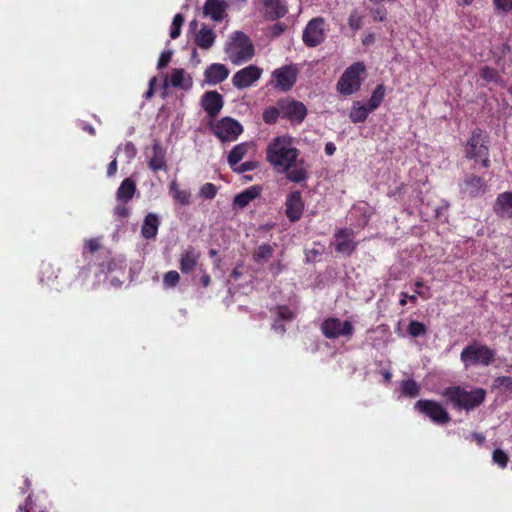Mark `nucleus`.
Returning a JSON list of instances; mask_svg holds the SVG:
<instances>
[{
  "mask_svg": "<svg viewBox=\"0 0 512 512\" xmlns=\"http://www.w3.org/2000/svg\"><path fill=\"white\" fill-rule=\"evenodd\" d=\"M300 151L294 139L281 135L270 140L266 147V160L274 171L282 173L294 183H300L308 178V168L301 158Z\"/></svg>",
  "mask_w": 512,
  "mask_h": 512,
  "instance_id": "nucleus-1",
  "label": "nucleus"
},
{
  "mask_svg": "<svg viewBox=\"0 0 512 512\" xmlns=\"http://www.w3.org/2000/svg\"><path fill=\"white\" fill-rule=\"evenodd\" d=\"M441 396L452 403L457 409L472 410L481 405L486 397V391L483 388H474L466 390L461 386L447 387L441 391Z\"/></svg>",
  "mask_w": 512,
  "mask_h": 512,
  "instance_id": "nucleus-2",
  "label": "nucleus"
},
{
  "mask_svg": "<svg viewBox=\"0 0 512 512\" xmlns=\"http://www.w3.org/2000/svg\"><path fill=\"white\" fill-rule=\"evenodd\" d=\"M225 52L233 64L239 65L254 56V46L246 34L236 31L230 36Z\"/></svg>",
  "mask_w": 512,
  "mask_h": 512,
  "instance_id": "nucleus-3",
  "label": "nucleus"
},
{
  "mask_svg": "<svg viewBox=\"0 0 512 512\" xmlns=\"http://www.w3.org/2000/svg\"><path fill=\"white\" fill-rule=\"evenodd\" d=\"M496 352L490 347L474 342L467 345L460 354V359L464 366H489L495 360Z\"/></svg>",
  "mask_w": 512,
  "mask_h": 512,
  "instance_id": "nucleus-4",
  "label": "nucleus"
},
{
  "mask_svg": "<svg viewBox=\"0 0 512 512\" xmlns=\"http://www.w3.org/2000/svg\"><path fill=\"white\" fill-rule=\"evenodd\" d=\"M365 72V65L362 62H356L349 66L340 77L337 88L341 94L350 95L361 86V75Z\"/></svg>",
  "mask_w": 512,
  "mask_h": 512,
  "instance_id": "nucleus-5",
  "label": "nucleus"
},
{
  "mask_svg": "<svg viewBox=\"0 0 512 512\" xmlns=\"http://www.w3.org/2000/svg\"><path fill=\"white\" fill-rule=\"evenodd\" d=\"M465 152L468 158L481 161L483 167L487 168L489 166L486 136L482 131L478 130L472 133V136L467 142Z\"/></svg>",
  "mask_w": 512,
  "mask_h": 512,
  "instance_id": "nucleus-6",
  "label": "nucleus"
},
{
  "mask_svg": "<svg viewBox=\"0 0 512 512\" xmlns=\"http://www.w3.org/2000/svg\"><path fill=\"white\" fill-rule=\"evenodd\" d=\"M213 131L221 141H235L243 132V127L237 120L224 117L213 126Z\"/></svg>",
  "mask_w": 512,
  "mask_h": 512,
  "instance_id": "nucleus-7",
  "label": "nucleus"
},
{
  "mask_svg": "<svg viewBox=\"0 0 512 512\" xmlns=\"http://www.w3.org/2000/svg\"><path fill=\"white\" fill-rule=\"evenodd\" d=\"M298 69L294 65H287L275 69L272 73L274 87L280 91H289L296 83Z\"/></svg>",
  "mask_w": 512,
  "mask_h": 512,
  "instance_id": "nucleus-8",
  "label": "nucleus"
},
{
  "mask_svg": "<svg viewBox=\"0 0 512 512\" xmlns=\"http://www.w3.org/2000/svg\"><path fill=\"white\" fill-rule=\"evenodd\" d=\"M325 39V20L316 17L310 20L303 31V41L310 47H315Z\"/></svg>",
  "mask_w": 512,
  "mask_h": 512,
  "instance_id": "nucleus-9",
  "label": "nucleus"
},
{
  "mask_svg": "<svg viewBox=\"0 0 512 512\" xmlns=\"http://www.w3.org/2000/svg\"><path fill=\"white\" fill-rule=\"evenodd\" d=\"M415 408L436 423L445 424L450 420L448 412L438 402L419 400L415 403Z\"/></svg>",
  "mask_w": 512,
  "mask_h": 512,
  "instance_id": "nucleus-10",
  "label": "nucleus"
},
{
  "mask_svg": "<svg viewBox=\"0 0 512 512\" xmlns=\"http://www.w3.org/2000/svg\"><path fill=\"white\" fill-rule=\"evenodd\" d=\"M263 70L256 65H249L237 71L232 77V84L237 89H245L254 85L262 76Z\"/></svg>",
  "mask_w": 512,
  "mask_h": 512,
  "instance_id": "nucleus-11",
  "label": "nucleus"
},
{
  "mask_svg": "<svg viewBox=\"0 0 512 512\" xmlns=\"http://www.w3.org/2000/svg\"><path fill=\"white\" fill-rule=\"evenodd\" d=\"M354 328L351 322L341 321L338 318H330L323 322L322 332L330 339L338 338L341 336L351 337Z\"/></svg>",
  "mask_w": 512,
  "mask_h": 512,
  "instance_id": "nucleus-12",
  "label": "nucleus"
},
{
  "mask_svg": "<svg viewBox=\"0 0 512 512\" xmlns=\"http://www.w3.org/2000/svg\"><path fill=\"white\" fill-rule=\"evenodd\" d=\"M335 249L342 254H351L357 243L354 241L355 235L353 230L347 228L338 229L335 232Z\"/></svg>",
  "mask_w": 512,
  "mask_h": 512,
  "instance_id": "nucleus-13",
  "label": "nucleus"
},
{
  "mask_svg": "<svg viewBox=\"0 0 512 512\" xmlns=\"http://www.w3.org/2000/svg\"><path fill=\"white\" fill-rule=\"evenodd\" d=\"M286 216L292 221H298L304 210V203L302 201L301 193L299 191H294L288 194L286 199Z\"/></svg>",
  "mask_w": 512,
  "mask_h": 512,
  "instance_id": "nucleus-14",
  "label": "nucleus"
},
{
  "mask_svg": "<svg viewBox=\"0 0 512 512\" xmlns=\"http://www.w3.org/2000/svg\"><path fill=\"white\" fill-rule=\"evenodd\" d=\"M192 77L184 69H173L167 79L165 86L188 90L192 87Z\"/></svg>",
  "mask_w": 512,
  "mask_h": 512,
  "instance_id": "nucleus-15",
  "label": "nucleus"
},
{
  "mask_svg": "<svg viewBox=\"0 0 512 512\" xmlns=\"http://www.w3.org/2000/svg\"><path fill=\"white\" fill-rule=\"evenodd\" d=\"M227 4L224 0H206L203 6L205 16L215 22L222 21L226 16Z\"/></svg>",
  "mask_w": 512,
  "mask_h": 512,
  "instance_id": "nucleus-16",
  "label": "nucleus"
},
{
  "mask_svg": "<svg viewBox=\"0 0 512 512\" xmlns=\"http://www.w3.org/2000/svg\"><path fill=\"white\" fill-rule=\"evenodd\" d=\"M200 259V252L194 247L186 248L180 255L179 268L182 273L188 274L194 271Z\"/></svg>",
  "mask_w": 512,
  "mask_h": 512,
  "instance_id": "nucleus-17",
  "label": "nucleus"
},
{
  "mask_svg": "<svg viewBox=\"0 0 512 512\" xmlns=\"http://www.w3.org/2000/svg\"><path fill=\"white\" fill-rule=\"evenodd\" d=\"M493 209L501 218H512V190L500 193L495 200Z\"/></svg>",
  "mask_w": 512,
  "mask_h": 512,
  "instance_id": "nucleus-18",
  "label": "nucleus"
},
{
  "mask_svg": "<svg viewBox=\"0 0 512 512\" xmlns=\"http://www.w3.org/2000/svg\"><path fill=\"white\" fill-rule=\"evenodd\" d=\"M229 75V70L224 64L214 63L208 66L204 72L207 83L216 85L223 82Z\"/></svg>",
  "mask_w": 512,
  "mask_h": 512,
  "instance_id": "nucleus-19",
  "label": "nucleus"
},
{
  "mask_svg": "<svg viewBox=\"0 0 512 512\" xmlns=\"http://www.w3.org/2000/svg\"><path fill=\"white\" fill-rule=\"evenodd\" d=\"M202 107L210 115H217L223 107V98L216 91H210L202 97Z\"/></svg>",
  "mask_w": 512,
  "mask_h": 512,
  "instance_id": "nucleus-20",
  "label": "nucleus"
},
{
  "mask_svg": "<svg viewBox=\"0 0 512 512\" xmlns=\"http://www.w3.org/2000/svg\"><path fill=\"white\" fill-rule=\"evenodd\" d=\"M282 110L286 117L297 122H302L307 114L305 105L297 101H288L283 103Z\"/></svg>",
  "mask_w": 512,
  "mask_h": 512,
  "instance_id": "nucleus-21",
  "label": "nucleus"
},
{
  "mask_svg": "<svg viewBox=\"0 0 512 512\" xmlns=\"http://www.w3.org/2000/svg\"><path fill=\"white\" fill-rule=\"evenodd\" d=\"M160 226V218L156 213L150 212L148 213L142 223L141 226V235L145 239H153L156 237L158 233V229Z\"/></svg>",
  "mask_w": 512,
  "mask_h": 512,
  "instance_id": "nucleus-22",
  "label": "nucleus"
},
{
  "mask_svg": "<svg viewBox=\"0 0 512 512\" xmlns=\"http://www.w3.org/2000/svg\"><path fill=\"white\" fill-rule=\"evenodd\" d=\"M215 39L216 34L214 30L207 25H203L195 35V43L203 50L210 49L214 45Z\"/></svg>",
  "mask_w": 512,
  "mask_h": 512,
  "instance_id": "nucleus-23",
  "label": "nucleus"
},
{
  "mask_svg": "<svg viewBox=\"0 0 512 512\" xmlns=\"http://www.w3.org/2000/svg\"><path fill=\"white\" fill-rule=\"evenodd\" d=\"M462 191L471 197H475L485 193L486 185L484 184L482 178L477 176H469L464 180Z\"/></svg>",
  "mask_w": 512,
  "mask_h": 512,
  "instance_id": "nucleus-24",
  "label": "nucleus"
},
{
  "mask_svg": "<svg viewBox=\"0 0 512 512\" xmlns=\"http://www.w3.org/2000/svg\"><path fill=\"white\" fill-rule=\"evenodd\" d=\"M148 165L153 171L166 169L165 151L159 142H155L152 146V155Z\"/></svg>",
  "mask_w": 512,
  "mask_h": 512,
  "instance_id": "nucleus-25",
  "label": "nucleus"
},
{
  "mask_svg": "<svg viewBox=\"0 0 512 512\" xmlns=\"http://www.w3.org/2000/svg\"><path fill=\"white\" fill-rule=\"evenodd\" d=\"M265 12L271 19L283 17L288 9L284 0H263Z\"/></svg>",
  "mask_w": 512,
  "mask_h": 512,
  "instance_id": "nucleus-26",
  "label": "nucleus"
},
{
  "mask_svg": "<svg viewBox=\"0 0 512 512\" xmlns=\"http://www.w3.org/2000/svg\"><path fill=\"white\" fill-rule=\"evenodd\" d=\"M260 193H261V188L259 186H257V185L251 186L235 196L234 205H236L240 208H244L252 200L257 198L260 195Z\"/></svg>",
  "mask_w": 512,
  "mask_h": 512,
  "instance_id": "nucleus-27",
  "label": "nucleus"
},
{
  "mask_svg": "<svg viewBox=\"0 0 512 512\" xmlns=\"http://www.w3.org/2000/svg\"><path fill=\"white\" fill-rule=\"evenodd\" d=\"M253 147L252 143L243 142L233 147L228 155V164L234 167L248 154L249 150Z\"/></svg>",
  "mask_w": 512,
  "mask_h": 512,
  "instance_id": "nucleus-28",
  "label": "nucleus"
},
{
  "mask_svg": "<svg viewBox=\"0 0 512 512\" xmlns=\"http://www.w3.org/2000/svg\"><path fill=\"white\" fill-rule=\"evenodd\" d=\"M136 192V184L131 178H126L120 184L116 196L119 201L127 203Z\"/></svg>",
  "mask_w": 512,
  "mask_h": 512,
  "instance_id": "nucleus-29",
  "label": "nucleus"
},
{
  "mask_svg": "<svg viewBox=\"0 0 512 512\" xmlns=\"http://www.w3.org/2000/svg\"><path fill=\"white\" fill-rule=\"evenodd\" d=\"M169 191L175 202L179 203L180 205L190 204V192L182 190L175 180L170 182Z\"/></svg>",
  "mask_w": 512,
  "mask_h": 512,
  "instance_id": "nucleus-30",
  "label": "nucleus"
},
{
  "mask_svg": "<svg viewBox=\"0 0 512 512\" xmlns=\"http://www.w3.org/2000/svg\"><path fill=\"white\" fill-rule=\"evenodd\" d=\"M370 112L372 111L367 107V105L355 102L351 108L349 118L353 123L364 122Z\"/></svg>",
  "mask_w": 512,
  "mask_h": 512,
  "instance_id": "nucleus-31",
  "label": "nucleus"
},
{
  "mask_svg": "<svg viewBox=\"0 0 512 512\" xmlns=\"http://www.w3.org/2000/svg\"><path fill=\"white\" fill-rule=\"evenodd\" d=\"M384 96H385V87L382 84H380L373 91V93L368 101L367 107L371 111H374L375 109H377L380 106V104L382 103V101L384 99Z\"/></svg>",
  "mask_w": 512,
  "mask_h": 512,
  "instance_id": "nucleus-32",
  "label": "nucleus"
},
{
  "mask_svg": "<svg viewBox=\"0 0 512 512\" xmlns=\"http://www.w3.org/2000/svg\"><path fill=\"white\" fill-rule=\"evenodd\" d=\"M274 249L270 244L260 245L253 254V259L257 263L267 261L273 255Z\"/></svg>",
  "mask_w": 512,
  "mask_h": 512,
  "instance_id": "nucleus-33",
  "label": "nucleus"
},
{
  "mask_svg": "<svg viewBox=\"0 0 512 512\" xmlns=\"http://www.w3.org/2000/svg\"><path fill=\"white\" fill-rule=\"evenodd\" d=\"M493 388L499 389L504 393L512 396V377L500 376L497 377L493 382Z\"/></svg>",
  "mask_w": 512,
  "mask_h": 512,
  "instance_id": "nucleus-34",
  "label": "nucleus"
},
{
  "mask_svg": "<svg viewBox=\"0 0 512 512\" xmlns=\"http://www.w3.org/2000/svg\"><path fill=\"white\" fill-rule=\"evenodd\" d=\"M401 393L405 396L416 397L419 393V385L414 380H405L401 383Z\"/></svg>",
  "mask_w": 512,
  "mask_h": 512,
  "instance_id": "nucleus-35",
  "label": "nucleus"
},
{
  "mask_svg": "<svg viewBox=\"0 0 512 512\" xmlns=\"http://www.w3.org/2000/svg\"><path fill=\"white\" fill-rule=\"evenodd\" d=\"M180 280V275L177 271L171 270L164 274L163 285L165 288L175 287Z\"/></svg>",
  "mask_w": 512,
  "mask_h": 512,
  "instance_id": "nucleus-36",
  "label": "nucleus"
},
{
  "mask_svg": "<svg viewBox=\"0 0 512 512\" xmlns=\"http://www.w3.org/2000/svg\"><path fill=\"white\" fill-rule=\"evenodd\" d=\"M217 194V187L212 183H205L199 190V196L203 199H213Z\"/></svg>",
  "mask_w": 512,
  "mask_h": 512,
  "instance_id": "nucleus-37",
  "label": "nucleus"
},
{
  "mask_svg": "<svg viewBox=\"0 0 512 512\" xmlns=\"http://www.w3.org/2000/svg\"><path fill=\"white\" fill-rule=\"evenodd\" d=\"M408 333L413 337L422 336L426 333V327L418 321H411L408 325Z\"/></svg>",
  "mask_w": 512,
  "mask_h": 512,
  "instance_id": "nucleus-38",
  "label": "nucleus"
},
{
  "mask_svg": "<svg viewBox=\"0 0 512 512\" xmlns=\"http://www.w3.org/2000/svg\"><path fill=\"white\" fill-rule=\"evenodd\" d=\"M480 76L486 82H498V80H499V75H498L497 71L488 66L481 68Z\"/></svg>",
  "mask_w": 512,
  "mask_h": 512,
  "instance_id": "nucleus-39",
  "label": "nucleus"
},
{
  "mask_svg": "<svg viewBox=\"0 0 512 512\" xmlns=\"http://www.w3.org/2000/svg\"><path fill=\"white\" fill-rule=\"evenodd\" d=\"M123 151L126 159L128 162H130L131 160H133L137 154V150H136V147L134 146V144L132 142H127L124 144L123 148L121 146H119L117 148V151L116 152H119V151Z\"/></svg>",
  "mask_w": 512,
  "mask_h": 512,
  "instance_id": "nucleus-40",
  "label": "nucleus"
},
{
  "mask_svg": "<svg viewBox=\"0 0 512 512\" xmlns=\"http://www.w3.org/2000/svg\"><path fill=\"white\" fill-rule=\"evenodd\" d=\"M492 458L494 463L498 464L500 467L505 468L507 466L508 456L503 450L496 449L493 452Z\"/></svg>",
  "mask_w": 512,
  "mask_h": 512,
  "instance_id": "nucleus-41",
  "label": "nucleus"
},
{
  "mask_svg": "<svg viewBox=\"0 0 512 512\" xmlns=\"http://www.w3.org/2000/svg\"><path fill=\"white\" fill-rule=\"evenodd\" d=\"M348 24L350 28L354 31H357L362 26V17L359 15L357 11H353L348 19Z\"/></svg>",
  "mask_w": 512,
  "mask_h": 512,
  "instance_id": "nucleus-42",
  "label": "nucleus"
},
{
  "mask_svg": "<svg viewBox=\"0 0 512 512\" xmlns=\"http://www.w3.org/2000/svg\"><path fill=\"white\" fill-rule=\"evenodd\" d=\"M258 167L257 162L255 161H246L240 165H236L232 167V169L237 173H243L246 171H252Z\"/></svg>",
  "mask_w": 512,
  "mask_h": 512,
  "instance_id": "nucleus-43",
  "label": "nucleus"
},
{
  "mask_svg": "<svg viewBox=\"0 0 512 512\" xmlns=\"http://www.w3.org/2000/svg\"><path fill=\"white\" fill-rule=\"evenodd\" d=\"M279 116L278 110L274 107H270L263 112V120L266 123H274Z\"/></svg>",
  "mask_w": 512,
  "mask_h": 512,
  "instance_id": "nucleus-44",
  "label": "nucleus"
},
{
  "mask_svg": "<svg viewBox=\"0 0 512 512\" xmlns=\"http://www.w3.org/2000/svg\"><path fill=\"white\" fill-rule=\"evenodd\" d=\"M497 10L508 12L512 10V0H493Z\"/></svg>",
  "mask_w": 512,
  "mask_h": 512,
  "instance_id": "nucleus-45",
  "label": "nucleus"
},
{
  "mask_svg": "<svg viewBox=\"0 0 512 512\" xmlns=\"http://www.w3.org/2000/svg\"><path fill=\"white\" fill-rule=\"evenodd\" d=\"M172 53L171 51H163L158 59V68L162 69L167 66L169 61L171 60Z\"/></svg>",
  "mask_w": 512,
  "mask_h": 512,
  "instance_id": "nucleus-46",
  "label": "nucleus"
},
{
  "mask_svg": "<svg viewBox=\"0 0 512 512\" xmlns=\"http://www.w3.org/2000/svg\"><path fill=\"white\" fill-rule=\"evenodd\" d=\"M278 316L282 320H291L294 317V313L287 307H279L278 308Z\"/></svg>",
  "mask_w": 512,
  "mask_h": 512,
  "instance_id": "nucleus-47",
  "label": "nucleus"
},
{
  "mask_svg": "<svg viewBox=\"0 0 512 512\" xmlns=\"http://www.w3.org/2000/svg\"><path fill=\"white\" fill-rule=\"evenodd\" d=\"M100 243L98 239H89L85 242V248L90 252H95L99 249Z\"/></svg>",
  "mask_w": 512,
  "mask_h": 512,
  "instance_id": "nucleus-48",
  "label": "nucleus"
},
{
  "mask_svg": "<svg viewBox=\"0 0 512 512\" xmlns=\"http://www.w3.org/2000/svg\"><path fill=\"white\" fill-rule=\"evenodd\" d=\"M115 214L118 215L121 218H125L130 214V210L125 205H118L115 208Z\"/></svg>",
  "mask_w": 512,
  "mask_h": 512,
  "instance_id": "nucleus-49",
  "label": "nucleus"
},
{
  "mask_svg": "<svg viewBox=\"0 0 512 512\" xmlns=\"http://www.w3.org/2000/svg\"><path fill=\"white\" fill-rule=\"evenodd\" d=\"M116 171H117V161H116V158H113V160L108 165V169H107L108 177L113 176L116 173Z\"/></svg>",
  "mask_w": 512,
  "mask_h": 512,
  "instance_id": "nucleus-50",
  "label": "nucleus"
},
{
  "mask_svg": "<svg viewBox=\"0 0 512 512\" xmlns=\"http://www.w3.org/2000/svg\"><path fill=\"white\" fill-rule=\"evenodd\" d=\"M156 83V78H152L150 81H149V89L147 90V92L145 93V97L147 99L151 98L154 94V84Z\"/></svg>",
  "mask_w": 512,
  "mask_h": 512,
  "instance_id": "nucleus-51",
  "label": "nucleus"
},
{
  "mask_svg": "<svg viewBox=\"0 0 512 512\" xmlns=\"http://www.w3.org/2000/svg\"><path fill=\"white\" fill-rule=\"evenodd\" d=\"M180 33H181V28L176 25L171 24L170 37L172 39H176L177 37H179Z\"/></svg>",
  "mask_w": 512,
  "mask_h": 512,
  "instance_id": "nucleus-52",
  "label": "nucleus"
},
{
  "mask_svg": "<svg viewBox=\"0 0 512 512\" xmlns=\"http://www.w3.org/2000/svg\"><path fill=\"white\" fill-rule=\"evenodd\" d=\"M336 151V146L332 142H328L325 145V153L329 156L333 155Z\"/></svg>",
  "mask_w": 512,
  "mask_h": 512,
  "instance_id": "nucleus-53",
  "label": "nucleus"
},
{
  "mask_svg": "<svg viewBox=\"0 0 512 512\" xmlns=\"http://www.w3.org/2000/svg\"><path fill=\"white\" fill-rule=\"evenodd\" d=\"M184 23V17L181 14H176L173 18L172 24L181 28Z\"/></svg>",
  "mask_w": 512,
  "mask_h": 512,
  "instance_id": "nucleus-54",
  "label": "nucleus"
},
{
  "mask_svg": "<svg viewBox=\"0 0 512 512\" xmlns=\"http://www.w3.org/2000/svg\"><path fill=\"white\" fill-rule=\"evenodd\" d=\"M373 17L376 21H383L385 19V13L380 10H376L373 12Z\"/></svg>",
  "mask_w": 512,
  "mask_h": 512,
  "instance_id": "nucleus-55",
  "label": "nucleus"
},
{
  "mask_svg": "<svg viewBox=\"0 0 512 512\" xmlns=\"http://www.w3.org/2000/svg\"><path fill=\"white\" fill-rule=\"evenodd\" d=\"M400 297H401V298H400V301H399L400 305H401V306H405V305L407 304L408 294H407V293H405V292H402V293L400 294Z\"/></svg>",
  "mask_w": 512,
  "mask_h": 512,
  "instance_id": "nucleus-56",
  "label": "nucleus"
},
{
  "mask_svg": "<svg viewBox=\"0 0 512 512\" xmlns=\"http://www.w3.org/2000/svg\"><path fill=\"white\" fill-rule=\"evenodd\" d=\"M201 282L204 287H207L210 284V277L208 275H203L201 278Z\"/></svg>",
  "mask_w": 512,
  "mask_h": 512,
  "instance_id": "nucleus-57",
  "label": "nucleus"
},
{
  "mask_svg": "<svg viewBox=\"0 0 512 512\" xmlns=\"http://www.w3.org/2000/svg\"><path fill=\"white\" fill-rule=\"evenodd\" d=\"M282 269V266L280 263H277L276 265H272L271 266V270L275 273V274H278Z\"/></svg>",
  "mask_w": 512,
  "mask_h": 512,
  "instance_id": "nucleus-58",
  "label": "nucleus"
},
{
  "mask_svg": "<svg viewBox=\"0 0 512 512\" xmlns=\"http://www.w3.org/2000/svg\"><path fill=\"white\" fill-rule=\"evenodd\" d=\"M416 294L424 298H429L428 295H425L424 291L422 290V287L417 288Z\"/></svg>",
  "mask_w": 512,
  "mask_h": 512,
  "instance_id": "nucleus-59",
  "label": "nucleus"
},
{
  "mask_svg": "<svg viewBox=\"0 0 512 512\" xmlns=\"http://www.w3.org/2000/svg\"><path fill=\"white\" fill-rule=\"evenodd\" d=\"M273 328L277 331H279L280 333H282L284 331L283 327L282 326H279L277 323H275L273 325Z\"/></svg>",
  "mask_w": 512,
  "mask_h": 512,
  "instance_id": "nucleus-60",
  "label": "nucleus"
},
{
  "mask_svg": "<svg viewBox=\"0 0 512 512\" xmlns=\"http://www.w3.org/2000/svg\"><path fill=\"white\" fill-rule=\"evenodd\" d=\"M189 26H190L191 29H196L197 28V21L196 20L191 21Z\"/></svg>",
  "mask_w": 512,
  "mask_h": 512,
  "instance_id": "nucleus-61",
  "label": "nucleus"
},
{
  "mask_svg": "<svg viewBox=\"0 0 512 512\" xmlns=\"http://www.w3.org/2000/svg\"><path fill=\"white\" fill-rule=\"evenodd\" d=\"M407 301L416 302V296L415 295H408Z\"/></svg>",
  "mask_w": 512,
  "mask_h": 512,
  "instance_id": "nucleus-62",
  "label": "nucleus"
},
{
  "mask_svg": "<svg viewBox=\"0 0 512 512\" xmlns=\"http://www.w3.org/2000/svg\"><path fill=\"white\" fill-rule=\"evenodd\" d=\"M90 134H95V129L91 126L86 128Z\"/></svg>",
  "mask_w": 512,
  "mask_h": 512,
  "instance_id": "nucleus-63",
  "label": "nucleus"
},
{
  "mask_svg": "<svg viewBox=\"0 0 512 512\" xmlns=\"http://www.w3.org/2000/svg\"><path fill=\"white\" fill-rule=\"evenodd\" d=\"M415 286H416V288L423 287V282L422 281H417L415 283Z\"/></svg>",
  "mask_w": 512,
  "mask_h": 512,
  "instance_id": "nucleus-64",
  "label": "nucleus"
}]
</instances>
